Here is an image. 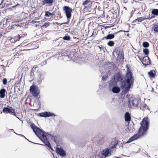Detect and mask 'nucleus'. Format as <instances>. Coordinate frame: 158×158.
<instances>
[{"instance_id": "30", "label": "nucleus", "mask_w": 158, "mask_h": 158, "mask_svg": "<svg viewBox=\"0 0 158 158\" xmlns=\"http://www.w3.org/2000/svg\"><path fill=\"white\" fill-rule=\"evenodd\" d=\"M45 75V73H40L39 75V77L40 78L43 77V79L44 80Z\"/></svg>"}, {"instance_id": "60", "label": "nucleus", "mask_w": 158, "mask_h": 158, "mask_svg": "<svg viewBox=\"0 0 158 158\" xmlns=\"http://www.w3.org/2000/svg\"><path fill=\"white\" fill-rule=\"evenodd\" d=\"M124 8H125V9L126 10V8L125 7H124Z\"/></svg>"}, {"instance_id": "61", "label": "nucleus", "mask_w": 158, "mask_h": 158, "mask_svg": "<svg viewBox=\"0 0 158 158\" xmlns=\"http://www.w3.org/2000/svg\"><path fill=\"white\" fill-rule=\"evenodd\" d=\"M99 48H100L101 49V47H99Z\"/></svg>"}, {"instance_id": "48", "label": "nucleus", "mask_w": 158, "mask_h": 158, "mask_svg": "<svg viewBox=\"0 0 158 158\" xmlns=\"http://www.w3.org/2000/svg\"><path fill=\"white\" fill-rule=\"evenodd\" d=\"M16 134L18 135H19L22 137L25 138V137L24 136V135H22L21 134H18V133H16Z\"/></svg>"}, {"instance_id": "55", "label": "nucleus", "mask_w": 158, "mask_h": 158, "mask_svg": "<svg viewBox=\"0 0 158 158\" xmlns=\"http://www.w3.org/2000/svg\"><path fill=\"white\" fill-rule=\"evenodd\" d=\"M116 157V158H120V157Z\"/></svg>"}, {"instance_id": "9", "label": "nucleus", "mask_w": 158, "mask_h": 158, "mask_svg": "<svg viewBox=\"0 0 158 158\" xmlns=\"http://www.w3.org/2000/svg\"><path fill=\"white\" fill-rule=\"evenodd\" d=\"M139 101V100L138 99L131 97L129 99L128 101L129 104L130 105L132 104L133 106L135 107L138 106Z\"/></svg>"}, {"instance_id": "5", "label": "nucleus", "mask_w": 158, "mask_h": 158, "mask_svg": "<svg viewBox=\"0 0 158 158\" xmlns=\"http://www.w3.org/2000/svg\"><path fill=\"white\" fill-rule=\"evenodd\" d=\"M101 154L102 155L99 156L98 158H101L102 157L103 158H105L111 155V150H110V149L107 148L103 150L101 152Z\"/></svg>"}, {"instance_id": "8", "label": "nucleus", "mask_w": 158, "mask_h": 158, "mask_svg": "<svg viewBox=\"0 0 158 158\" xmlns=\"http://www.w3.org/2000/svg\"><path fill=\"white\" fill-rule=\"evenodd\" d=\"M56 150V152L57 154L62 157H64L66 155V152L62 148L57 147Z\"/></svg>"}, {"instance_id": "15", "label": "nucleus", "mask_w": 158, "mask_h": 158, "mask_svg": "<svg viewBox=\"0 0 158 158\" xmlns=\"http://www.w3.org/2000/svg\"><path fill=\"white\" fill-rule=\"evenodd\" d=\"M112 92L114 93H118L120 91V89L119 87L117 86V85L111 89Z\"/></svg>"}, {"instance_id": "4", "label": "nucleus", "mask_w": 158, "mask_h": 158, "mask_svg": "<svg viewBox=\"0 0 158 158\" xmlns=\"http://www.w3.org/2000/svg\"><path fill=\"white\" fill-rule=\"evenodd\" d=\"M63 10L67 18V21L69 22L72 16L73 9L69 6H65L63 7Z\"/></svg>"}, {"instance_id": "52", "label": "nucleus", "mask_w": 158, "mask_h": 158, "mask_svg": "<svg viewBox=\"0 0 158 158\" xmlns=\"http://www.w3.org/2000/svg\"><path fill=\"white\" fill-rule=\"evenodd\" d=\"M25 43H22L20 44V45L23 46Z\"/></svg>"}, {"instance_id": "45", "label": "nucleus", "mask_w": 158, "mask_h": 158, "mask_svg": "<svg viewBox=\"0 0 158 158\" xmlns=\"http://www.w3.org/2000/svg\"><path fill=\"white\" fill-rule=\"evenodd\" d=\"M25 139H26L27 140H28V141L30 142H31V143H34V144H40V145H43V144H38V143H34V142H31V141H30L29 139H27L25 137V138H24Z\"/></svg>"}, {"instance_id": "16", "label": "nucleus", "mask_w": 158, "mask_h": 158, "mask_svg": "<svg viewBox=\"0 0 158 158\" xmlns=\"http://www.w3.org/2000/svg\"><path fill=\"white\" fill-rule=\"evenodd\" d=\"M125 120V121L129 122L131 120L130 114L128 112H126L124 115Z\"/></svg>"}, {"instance_id": "14", "label": "nucleus", "mask_w": 158, "mask_h": 158, "mask_svg": "<svg viewBox=\"0 0 158 158\" xmlns=\"http://www.w3.org/2000/svg\"><path fill=\"white\" fill-rule=\"evenodd\" d=\"M114 65L113 64L110 62L106 63L104 65L105 68L109 70L113 69H114Z\"/></svg>"}, {"instance_id": "39", "label": "nucleus", "mask_w": 158, "mask_h": 158, "mask_svg": "<svg viewBox=\"0 0 158 158\" xmlns=\"http://www.w3.org/2000/svg\"><path fill=\"white\" fill-rule=\"evenodd\" d=\"M2 83L4 85H6L7 84V80L6 78H4L2 80Z\"/></svg>"}, {"instance_id": "12", "label": "nucleus", "mask_w": 158, "mask_h": 158, "mask_svg": "<svg viewBox=\"0 0 158 158\" xmlns=\"http://www.w3.org/2000/svg\"><path fill=\"white\" fill-rule=\"evenodd\" d=\"M82 5L85 6V8H89L92 6V2L90 0H85L83 2Z\"/></svg>"}, {"instance_id": "57", "label": "nucleus", "mask_w": 158, "mask_h": 158, "mask_svg": "<svg viewBox=\"0 0 158 158\" xmlns=\"http://www.w3.org/2000/svg\"><path fill=\"white\" fill-rule=\"evenodd\" d=\"M13 131V132H14V133H15V134H16V132H15V131Z\"/></svg>"}, {"instance_id": "20", "label": "nucleus", "mask_w": 158, "mask_h": 158, "mask_svg": "<svg viewBox=\"0 0 158 158\" xmlns=\"http://www.w3.org/2000/svg\"><path fill=\"white\" fill-rule=\"evenodd\" d=\"M106 140L107 138L106 137H104L103 138H102L98 141V144L100 145H102L105 143V141H106Z\"/></svg>"}, {"instance_id": "23", "label": "nucleus", "mask_w": 158, "mask_h": 158, "mask_svg": "<svg viewBox=\"0 0 158 158\" xmlns=\"http://www.w3.org/2000/svg\"><path fill=\"white\" fill-rule=\"evenodd\" d=\"M148 74L149 77H154L156 75L155 72L154 70L150 71L148 72Z\"/></svg>"}, {"instance_id": "43", "label": "nucleus", "mask_w": 158, "mask_h": 158, "mask_svg": "<svg viewBox=\"0 0 158 158\" xmlns=\"http://www.w3.org/2000/svg\"><path fill=\"white\" fill-rule=\"evenodd\" d=\"M107 78V75L103 76L102 77V80L103 81H105L106 80Z\"/></svg>"}, {"instance_id": "21", "label": "nucleus", "mask_w": 158, "mask_h": 158, "mask_svg": "<svg viewBox=\"0 0 158 158\" xmlns=\"http://www.w3.org/2000/svg\"><path fill=\"white\" fill-rule=\"evenodd\" d=\"M118 58L120 60H123L124 59V53L123 51L117 54Z\"/></svg>"}, {"instance_id": "58", "label": "nucleus", "mask_w": 158, "mask_h": 158, "mask_svg": "<svg viewBox=\"0 0 158 158\" xmlns=\"http://www.w3.org/2000/svg\"><path fill=\"white\" fill-rule=\"evenodd\" d=\"M127 35L128 36H129V34H127Z\"/></svg>"}, {"instance_id": "18", "label": "nucleus", "mask_w": 158, "mask_h": 158, "mask_svg": "<svg viewBox=\"0 0 158 158\" xmlns=\"http://www.w3.org/2000/svg\"><path fill=\"white\" fill-rule=\"evenodd\" d=\"M53 2V0H43L42 5H44L45 4H47L49 5H52Z\"/></svg>"}, {"instance_id": "34", "label": "nucleus", "mask_w": 158, "mask_h": 158, "mask_svg": "<svg viewBox=\"0 0 158 158\" xmlns=\"http://www.w3.org/2000/svg\"><path fill=\"white\" fill-rule=\"evenodd\" d=\"M147 106V105L146 104H144L143 106H141L140 108L142 110H145L146 109V107Z\"/></svg>"}, {"instance_id": "49", "label": "nucleus", "mask_w": 158, "mask_h": 158, "mask_svg": "<svg viewBox=\"0 0 158 158\" xmlns=\"http://www.w3.org/2000/svg\"><path fill=\"white\" fill-rule=\"evenodd\" d=\"M4 1V0H1V2H0V5Z\"/></svg>"}, {"instance_id": "47", "label": "nucleus", "mask_w": 158, "mask_h": 158, "mask_svg": "<svg viewBox=\"0 0 158 158\" xmlns=\"http://www.w3.org/2000/svg\"><path fill=\"white\" fill-rule=\"evenodd\" d=\"M123 31L124 32H127L128 31H123L122 30H120V31H118L117 32H115L114 33V34L115 35V34H118V33H119L120 32H122V31Z\"/></svg>"}, {"instance_id": "63", "label": "nucleus", "mask_w": 158, "mask_h": 158, "mask_svg": "<svg viewBox=\"0 0 158 158\" xmlns=\"http://www.w3.org/2000/svg\"><path fill=\"white\" fill-rule=\"evenodd\" d=\"M65 1H67L66 0H64Z\"/></svg>"}, {"instance_id": "50", "label": "nucleus", "mask_w": 158, "mask_h": 158, "mask_svg": "<svg viewBox=\"0 0 158 158\" xmlns=\"http://www.w3.org/2000/svg\"><path fill=\"white\" fill-rule=\"evenodd\" d=\"M12 111H13V115H15V116L16 115V113L14 112V111H13L12 110Z\"/></svg>"}, {"instance_id": "42", "label": "nucleus", "mask_w": 158, "mask_h": 158, "mask_svg": "<svg viewBox=\"0 0 158 158\" xmlns=\"http://www.w3.org/2000/svg\"><path fill=\"white\" fill-rule=\"evenodd\" d=\"M47 63V61L46 60H45L44 61H43L41 63V65L42 66H43L46 64Z\"/></svg>"}, {"instance_id": "32", "label": "nucleus", "mask_w": 158, "mask_h": 158, "mask_svg": "<svg viewBox=\"0 0 158 158\" xmlns=\"http://www.w3.org/2000/svg\"><path fill=\"white\" fill-rule=\"evenodd\" d=\"M63 39L65 40H70L71 38L69 35H65L63 37Z\"/></svg>"}, {"instance_id": "41", "label": "nucleus", "mask_w": 158, "mask_h": 158, "mask_svg": "<svg viewBox=\"0 0 158 158\" xmlns=\"http://www.w3.org/2000/svg\"><path fill=\"white\" fill-rule=\"evenodd\" d=\"M117 145V143H115L114 144V145L113 146L110 147V148H109V149H110V150H111V149H112L114 148H116V146Z\"/></svg>"}, {"instance_id": "7", "label": "nucleus", "mask_w": 158, "mask_h": 158, "mask_svg": "<svg viewBox=\"0 0 158 158\" xmlns=\"http://www.w3.org/2000/svg\"><path fill=\"white\" fill-rule=\"evenodd\" d=\"M38 115L40 117H53L56 115L53 113L50 112L45 111L38 114Z\"/></svg>"}, {"instance_id": "35", "label": "nucleus", "mask_w": 158, "mask_h": 158, "mask_svg": "<svg viewBox=\"0 0 158 158\" xmlns=\"http://www.w3.org/2000/svg\"><path fill=\"white\" fill-rule=\"evenodd\" d=\"M43 80H44L43 79V77H42L41 78L39 77L37 79V82H38L39 84H40L41 83L42 81Z\"/></svg>"}, {"instance_id": "3", "label": "nucleus", "mask_w": 158, "mask_h": 158, "mask_svg": "<svg viewBox=\"0 0 158 158\" xmlns=\"http://www.w3.org/2000/svg\"><path fill=\"white\" fill-rule=\"evenodd\" d=\"M149 122L148 117H144L142 120L140 127L139 129L138 133L131 137L124 143H129L133 140L139 138L140 136H142L147 134V131L149 128Z\"/></svg>"}, {"instance_id": "33", "label": "nucleus", "mask_w": 158, "mask_h": 158, "mask_svg": "<svg viewBox=\"0 0 158 158\" xmlns=\"http://www.w3.org/2000/svg\"><path fill=\"white\" fill-rule=\"evenodd\" d=\"M50 23L49 22H46L43 25L42 27L46 28L48 27L50 25Z\"/></svg>"}, {"instance_id": "38", "label": "nucleus", "mask_w": 158, "mask_h": 158, "mask_svg": "<svg viewBox=\"0 0 158 158\" xmlns=\"http://www.w3.org/2000/svg\"><path fill=\"white\" fill-rule=\"evenodd\" d=\"M59 55V56H58V58L59 59V57H60V56H65V55L64 54V52L62 51V52L59 53L58 54Z\"/></svg>"}, {"instance_id": "40", "label": "nucleus", "mask_w": 158, "mask_h": 158, "mask_svg": "<svg viewBox=\"0 0 158 158\" xmlns=\"http://www.w3.org/2000/svg\"><path fill=\"white\" fill-rule=\"evenodd\" d=\"M154 31L156 32H158V26L156 25L154 27Z\"/></svg>"}, {"instance_id": "31", "label": "nucleus", "mask_w": 158, "mask_h": 158, "mask_svg": "<svg viewBox=\"0 0 158 158\" xmlns=\"http://www.w3.org/2000/svg\"><path fill=\"white\" fill-rule=\"evenodd\" d=\"M52 14L51 13H50L49 11H46L45 12V16L46 17H49L51 16Z\"/></svg>"}, {"instance_id": "62", "label": "nucleus", "mask_w": 158, "mask_h": 158, "mask_svg": "<svg viewBox=\"0 0 158 158\" xmlns=\"http://www.w3.org/2000/svg\"><path fill=\"white\" fill-rule=\"evenodd\" d=\"M108 27H106V28H107Z\"/></svg>"}, {"instance_id": "25", "label": "nucleus", "mask_w": 158, "mask_h": 158, "mask_svg": "<svg viewBox=\"0 0 158 158\" xmlns=\"http://www.w3.org/2000/svg\"><path fill=\"white\" fill-rule=\"evenodd\" d=\"M122 51H121L120 48L119 47H116L114 49L113 53L114 52L117 54H118L121 52Z\"/></svg>"}, {"instance_id": "56", "label": "nucleus", "mask_w": 158, "mask_h": 158, "mask_svg": "<svg viewBox=\"0 0 158 158\" xmlns=\"http://www.w3.org/2000/svg\"><path fill=\"white\" fill-rule=\"evenodd\" d=\"M147 109H148L149 110V108L148 107H147Z\"/></svg>"}, {"instance_id": "11", "label": "nucleus", "mask_w": 158, "mask_h": 158, "mask_svg": "<svg viewBox=\"0 0 158 158\" xmlns=\"http://www.w3.org/2000/svg\"><path fill=\"white\" fill-rule=\"evenodd\" d=\"M12 110L14 111H15L13 109L12 107H4L2 110V112L6 113H10L11 114H13V111H12Z\"/></svg>"}, {"instance_id": "26", "label": "nucleus", "mask_w": 158, "mask_h": 158, "mask_svg": "<svg viewBox=\"0 0 158 158\" xmlns=\"http://www.w3.org/2000/svg\"><path fill=\"white\" fill-rule=\"evenodd\" d=\"M107 45L110 47H112L114 46V43L113 41L110 40L107 43Z\"/></svg>"}, {"instance_id": "53", "label": "nucleus", "mask_w": 158, "mask_h": 158, "mask_svg": "<svg viewBox=\"0 0 158 158\" xmlns=\"http://www.w3.org/2000/svg\"><path fill=\"white\" fill-rule=\"evenodd\" d=\"M19 5V4L18 3L16 5H15V7L16 6H17Z\"/></svg>"}, {"instance_id": "10", "label": "nucleus", "mask_w": 158, "mask_h": 158, "mask_svg": "<svg viewBox=\"0 0 158 158\" xmlns=\"http://www.w3.org/2000/svg\"><path fill=\"white\" fill-rule=\"evenodd\" d=\"M143 60L142 61V63L143 65L147 66L151 64V60L148 56H143Z\"/></svg>"}, {"instance_id": "27", "label": "nucleus", "mask_w": 158, "mask_h": 158, "mask_svg": "<svg viewBox=\"0 0 158 158\" xmlns=\"http://www.w3.org/2000/svg\"><path fill=\"white\" fill-rule=\"evenodd\" d=\"M144 48H148L149 46V44L148 42H143L142 44Z\"/></svg>"}, {"instance_id": "51", "label": "nucleus", "mask_w": 158, "mask_h": 158, "mask_svg": "<svg viewBox=\"0 0 158 158\" xmlns=\"http://www.w3.org/2000/svg\"><path fill=\"white\" fill-rule=\"evenodd\" d=\"M52 17L53 16V15H54L55 13L54 12H53L52 13H51Z\"/></svg>"}, {"instance_id": "22", "label": "nucleus", "mask_w": 158, "mask_h": 158, "mask_svg": "<svg viewBox=\"0 0 158 158\" xmlns=\"http://www.w3.org/2000/svg\"><path fill=\"white\" fill-rule=\"evenodd\" d=\"M152 14L153 15V16H154V17L156 16H158V9H153L152 10L151 12Z\"/></svg>"}, {"instance_id": "24", "label": "nucleus", "mask_w": 158, "mask_h": 158, "mask_svg": "<svg viewBox=\"0 0 158 158\" xmlns=\"http://www.w3.org/2000/svg\"><path fill=\"white\" fill-rule=\"evenodd\" d=\"M145 19V17H141L137 18V19H135L134 21V22H136L137 21L138 22H141L143 21Z\"/></svg>"}, {"instance_id": "19", "label": "nucleus", "mask_w": 158, "mask_h": 158, "mask_svg": "<svg viewBox=\"0 0 158 158\" xmlns=\"http://www.w3.org/2000/svg\"><path fill=\"white\" fill-rule=\"evenodd\" d=\"M6 92V89L4 88H2L0 90V97L1 98H3L5 97Z\"/></svg>"}, {"instance_id": "2", "label": "nucleus", "mask_w": 158, "mask_h": 158, "mask_svg": "<svg viewBox=\"0 0 158 158\" xmlns=\"http://www.w3.org/2000/svg\"><path fill=\"white\" fill-rule=\"evenodd\" d=\"M31 128L33 130V131L37 136L44 143L45 145H46L50 149L53 151L51 145L47 136L50 137L51 139L53 140L55 143H56V141L54 136L49 134L48 132H45L42 129H41L35 124L32 123L30 125Z\"/></svg>"}, {"instance_id": "28", "label": "nucleus", "mask_w": 158, "mask_h": 158, "mask_svg": "<svg viewBox=\"0 0 158 158\" xmlns=\"http://www.w3.org/2000/svg\"><path fill=\"white\" fill-rule=\"evenodd\" d=\"M143 53L146 55H148L149 52V50L148 48H145L143 49Z\"/></svg>"}, {"instance_id": "37", "label": "nucleus", "mask_w": 158, "mask_h": 158, "mask_svg": "<svg viewBox=\"0 0 158 158\" xmlns=\"http://www.w3.org/2000/svg\"><path fill=\"white\" fill-rule=\"evenodd\" d=\"M56 23L57 25H62V24H68L69 22L67 21V22H64L63 23H59L58 22H56Z\"/></svg>"}, {"instance_id": "29", "label": "nucleus", "mask_w": 158, "mask_h": 158, "mask_svg": "<svg viewBox=\"0 0 158 158\" xmlns=\"http://www.w3.org/2000/svg\"><path fill=\"white\" fill-rule=\"evenodd\" d=\"M21 38V36H20L19 35H18L14 36V39L15 40V41L19 40Z\"/></svg>"}, {"instance_id": "13", "label": "nucleus", "mask_w": 158, "mask_h": 158, "mask_svg": "<svg viewBox=\"0 0 158 158\" xmlns=\"http://www.w3.org/2000/svg\"><path fill=\"white\" fill-rule=\"evenodd\" d=\"M117 83L113 79L111 80L109 82V88L110 90L114 87L117 85Z\"/></svg>"}, {"instance_id": "1", "label": "nucleus", "mask_w": 158, "mask_h": 158, "mask_svg": "<svg viewBox=\"0 0 158 158\" xmlns=\"http://www.w3.org/2000/svg\"><path fill=\"white\" fill-rule=\"evenodd\" d=\"M112 78L119 84L123 90L122 93L123 94H125L129 91L134 83V78L132 73L129 70H127L125 77L121 73L118 72L116 73Z\"/></svg>"}, {"instance_id": "54", "label": "nucleus", "mask_w": 158, "mask_h": 158, "mask_svg": "<svg viewBox=\"0 0 158 158\" xmlns=\"http://www.w3.org/2000/svg\"><path fill=\"white\" fill-rule=\"evenodd\" d=\"M10 130H11V131H14V130H13V129H10Z\"/></svg>"}, {"instance_id": "46", "label": "nucleus", "mask_w": 158, "mask_h": 158, "mask_svg": "<svg viewBox=\"0 0 158 158\" xmlns=\"http://www.w3.org/2000/svg\"><path fill=\"white\" fill-rule=\"evenodd\" d=\"M139 58V60L141 61V62H142V61H143V57H140V56H138Z\"/></svg>"}, {"instance_id": "17", "label": "nucleus", "mask_w": 158, "mask_h": 158, "mask_svg": "<svg viewBox=\"0 0 158 158\" xmlns=\"http://www.w3.org/2000/svg\"><path fill=\"white\" fill-rule=\"evenodd\" d=\"M114 34H110L107 35L106 36L104 37L102 39V40H104L105 39L106 40H111L114 38Z\"/></svg>"}, {"instance_id": "6", "label": "nucleus", "mask_w": 158, "mask_h": 158, "mask_svg": "<svg viewBox=\"0 0 158 158\" xmlns=\"http://www.w3.org/2000/svg\"><path fill=\"white\" fill-rule=\"evenodd\" d=\"M30 92L34 97H37L40 94V90L36 85H32L30 87Z\"/></svg>"}, {"instance_id": "59", "label": "nucleus", "mask_w": 158, "mask_h": 158, "mask_svg": "<svg viewBox=\"0 0 158 158\" xmlns=\"http://www.w3.org/2000/svg\"><path fill=\"white\" fill-rule=\"evenodd\" d=\"M124 8H125V9L126 10V8L125 7H124Z\"/></svg>"}, {"instance_id": "36", "label": "nucleus", "mask_w": 158, "mask_h": 158, "mask_svg": "<svg viewBox=\"0 0 158 158\" xmlns=\"http://www.w3.org/2000/svg\"><path fill=\"white\" fill-rule=\"evenodd\" d=\"M35 68L34 69V67L33 68H32L31 69V70L30 72V75L31 76H32L34 75V72L35 71Z\"/></svg>"}, {"instance_id": "44", "label": "nucleus", "mask_w": 158, "mask_h": 158, "mask_svg": "<svg viewBox=\"0 0 158 158\" xmlns=\"http://www.w3.org/2000/svg\"><path fill=\"white\" fill-rule=\"evenodd\" d=\"M154 16H153V15L152 16H149V17H148V18H145V19H149V20H150L151 19H152V18H154Z\"/></svg>"}]
</instances>
